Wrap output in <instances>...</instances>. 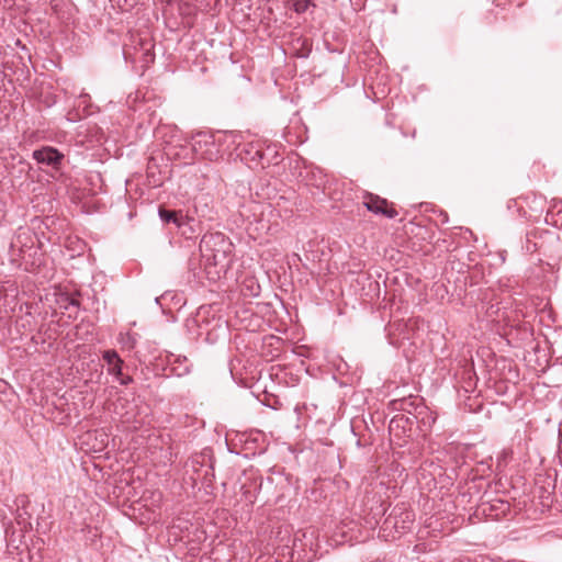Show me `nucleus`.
<instances>
[{
	"mask_svg": "<svg viewBox=\"0 0 562 562\" xmlns=\"http://www.w3.org/2000/svg\"><path fill=\"white\" fill-rule=\"evenodd\" d=\"M524 248L527 252H539L548 259V265L557 266L562 259V241L555 232L532 231L526 235Z\"/></svg>",
	"mask_w": 562,
	"mask_h": 562,
	"instance_id": "nucleus-1",
	"label": "nucleus"
},
{
	"mask_svg": "<svg viewBox=\"0 0 562 562\" xmlns=\"http://www.w3.org/2000/svg\"><path fill=\"white\" fill-rule=\"evenodd\" d=\"M280 371V364L271 366L268 379L263 381V398L261 401L273 409H278L280 406V382L278 381Z\"/></svg>",
	"mask_w": 562,
	"mask_h": 562,
	"instance_id": "nucleus-2",
	"label": "nucleus"
},
{
	"mask_svg": "<svg viewBox=\"0 0 562 562\" xmlns=\"http://www.w3.org/2000/svg\"><path fill=\"white\" fill-rule=\"evenodd\" d=\"M510 510V504L504 499H493L491 502H483L479 506V512L484 515L486 518L492 520H498L502 517L506 516Z\"/></svg>",
	"mask_w": 562,
	"mask_h": 562,
	"instance_id": "nucleus-3",
	"label": "nucleus"
},
{
	"mask_svg": "<svg viewBox=\"0 0 562 562\" xmlns=\"http://www.w3.org/2000/svg\"><path fill=\"white\" fill-rule=\"evenodd\" d=\"M363 205L368 211L384 215L387 218H394L397 216V212L395 210L387 207V201L385 199L372 193H366Z\"/></svg>",
	"mask_w": 562,
	"mask_h": 562,
	"instance_id": "nucleus-4",
	"label": "nucleus"
},
{
	"mask_svg": "<svg viewBox=\"0 0 562 562\" xmlns=\"http://www.w3.org/2000/svg\"><path fill=\"white\" fill-rule=\"evenodd\" d=\"M306 127L301 123V120L295 117L291 120V125L283 128V139L291 144H303L306 139Z\"/></svg>",
	"mask_w": 562,
	"mask_h": 562,
	"instance_id": "nucleus-5",
	"label": "nucleus"
},
{
	"mask_svg": "<svg viewBox=\"0 0 562 562\" xmlns=\"http://www.w3.org/2000/svg\"><path fill=\"white\" fill-rule=\"evenodd\" d=\"M34 159L40 164H46L56 167L60 164L63 155L53 147H44L33 153Z\"/></svg>",
	"mask_w": 562,
	"mask_h": 562,
	"instance_id": "nucleus-6",
	"label": "nucleus"
},
{
	"mask_svg": "<svg viewBox=\"0 0 562 562\" xmlns=\"http://www.w3.org/2000/svg\"><path fill=\"white\" fill-rule=\"evenodd\" d=\"M415 414L417 428L423 432L430 430L431 426L436 422V416L434 413L425 405H417L415 407Z\"/></svg>",
	"mask_w": 562,
	"mask_h": 562,
	"instance_id": "nucleus-7",
	"label": "nucleus"
},
{
	"mask_svg": "<svg viewBox=\"0 0 562 562\" xmlns=\"http://www.w3.org/2000/svg\"><path fill=\"white\" fill-rule=\"evenodd\" d=\"M413 426L417 427L416 414L409 411V414H400L394 416L390 422V431L402 428L403 431L411 430Z\"/></svg>",
	"mask_w": 562,
	"mask_h": 562,
	"instance_id": "nucleus-8",
	"label": "nucleus"
},
{
	"mask_svg": "<svg viewBox=\"0 0 562 562\" xmlns=\"http://www.w3.org/2000/svg\"><path fill=\"white\" fill-rule=\"evenodd\" d=\"M304 171L305 175H303V171L300 170L297 177L307 179L311 175L312 178L307 184H311L317 189H322L323 193L326 194L328 179L327 176L323 172V170L318 168L315 170H307L305 168Z\"/></svg>",
	"mask_w": 562,
	"mask_h": 562,
	"instance_id": "nucleus-9",
	"label": "nucleus"
},
{
	"mask_svg": "<svg viewBox=\"0 0 562 562\" xmlns=\"http://www.w3.org/2000/svg\"><path fill=\"white\" fill-rule=\"evenodd\" d=\"M546 223L562 228V200H552L546 214Z\"/></svg>",
	"mask_w": 562,
	"mask_h": 562,
	"instance_id": "nucleus-10",
	"label": "nucleus"
},
{
	"mask_svg": "<svg viewBox=\"0 0 562 562\" xmlns=\"http://www.w3.org/2000/svg\"><path fill=\"white\" fill-rule=\"evenodd\" d=\"M407 324L403 322L394 323L390 325L389 337L390 344L393 346H400L404 340H409L411 336L406 333Z\"/></svg>",
	"mask_w": 562,
	"mask_h": 562,
	"instance_id": "nucleus-11",
	"label": "nucleus"
},
{
	"mask_svg": "<svg viewBox=\"0 0 562 562\" xmlns=\"http://www.w3.org/2000/svg\"><path fill=\"white\" fill-rule=\"evenodd\" d=\"M103 359L109 366V371L116 376L122 374L123 361L114 350H106L103 353Z\"/></svg>",
	"mask_w": 562,
	"mask_h": 562,
	"instance_id": "nucleus-12",
	"label": "nucleus"
},
{
	"mask_svg": "<svg viewBox=\"0 0 562 562\" xmlns=\"http://www.w3.org/2000/svg\"><path fill=\"white\" fill-rule=\"evenodd\" d=\"M159 216L165 223H173L178 227L184 224V216L181 211H170L164 207L159 209Z\"/></svg>",
	"mask_w": 562,
	"mask_h": 562,
	"instance_id": "nucleus-13",
	"label": "nucleus"
},
{
	"mask_svg": "<svg viewBox=\"0 0 562 562\" xmlns=\"http://www.w3.org/2000/svg\"><path fill=\"white\" fill-rule=\"evenodd\" d=\"M283 4L296 13H303L312 4V0H285Z\"/></svg>",
	"mask_w": 562,
	"mask_h": 562,
	"instance_id": "nucleus-14",
	"label": "nucleus"
},
{
	"mask_svg": "<svg viewBox=\"0 0 562 562\" xmlns=\"http://www.w3.org/2000/svg\"><path fill=\"white\" fill-rule=\"evenodd\" d=\"M417 405H423L422 403H416L415 400H412V398H403L401 401V409L407 412V414H409V411H412L413 413H415V407Z\"/></svg>",
	"mask_w": 562,
	"mask_h": 562,
	"instance_id": "nucleus-15",
	"label": "nucleus"
},
{
	"mask_svg": "<svg viewBox=\"0 0 562 562\" xmlns=\"http://www.w3.org/2000/svg\"><path fill=\"white\" fill-rule=\"evenodd\" d=\"M282 355H283V362L284 361H289L291 360L292 358L295 357L296 352H295V349L293 347L292 344H285L283 341V351H282Z\"/></svg>",
	"mask_w": 562,
	"mask_h": 562,
	"instance_id": "nucleus-16",
	"label": "nucleus"
},
{
	"mask_svg": "<svg viewBox=\"0 0 562 562\" xmlns=\"http://www.w3.org/2000/svg\"><path fill=\"white\" fill-rule=\"evenodd\" d=\"M136 3V0H132V2H127V0H124V2H122L121 0H117V5L122 9V10H130L134 4Z\"/></svg>",
	"mask_w": 562,
	"mask_h": 562,
	"instance_id": "nucleus-17",
	"label": "nucleus"
},
{
	"mask_svg": "<svg viewBox=\"0 0 562 562\" xmlns=\"http://www.w3.org/2000/svg\"><path fill=\"white\" fill-rule=\"evenodd\" d=\"M286 159L289 160L290 166H292V164L295 162V169L299 168V157L293 151H291V154L288 155Z\"/></svg>",
	"mask_w": 562,
	"mask_h": 562,
	"instance_id": "nucleus-18",
	"label": "nucleus"
},
{
	"mask_svg": "<svg viewBox=\"0 0 562 562\" xmlns=\"http://www.w3.org/2000/svg\"><path fill=\"white\" fill-rule=\"evenodd\" d=\"M134 344H135L134 338L130 335L126 336V341L125 340L123 341V345L125 347H127L128 349H132L134 347Z\"/></svg>",
	"mask_w": 562,
	"mask_h": 562,
	"instance_id": "nucleus-19",
	"label": "nucleus"
},
{
	"mask_svg": "<svg viewBox=\"0 0 562 562\" xmlns=\"http://www.w3.org/2000/svg\"><path fill=\"white\" fill-rule=\"evenodd\" d=\"M274 342H276V344H279V342H280V339H279L278 337H270V338H269V342H268V345H269V346H273V345H274Z\"/></svg>",
	"mask_w": 562,
	"mask_h": 562,
	"instance_id": "nucleus-20",
	"label": "nucleus"
},
{
	"mask_svg": "<svg viewBox=\"0 0 562 562\" xmlns=\"http://www.w3.org/2000/svg\"><path fill=\"white\" fill-rule=\"evenodd\" d=\"M440 216H442V220H441V222H442V223H447V222H448V215H447V213H446V212H442V211H441V212H440Z\"/></svg>",
	"mask_w": 562,
	"mask_h": 562,
	"instance_id": "nucleus-21",
	"label": "nucleus"
},
{
	"mask_svg": "<svg viewBox=\"0 0 562 562\" xmlns=\"http://www.w3.org/2000/svg\"><path fill=\"white\" fill-rule=\"evenodd\" d=\"M406 520H408V521H411V520H412V517H411V514H409V513H407V514H406V516H405L404 521H406Z\"/></svg>",
	"mask_w": 562,
	"mask_h": 562,
	"instance_id": "nucleus-22",
	"label": "nucleus"
},
{
	"mask_svg": "<svg viewBox=\"0 0 562 562\" xmlns=\"http://www.w3.org/2000/svg\"><path fill=\"white\" fill-rule=\"evenodd\" d=\"M282 370H283V378H284L285 375H288L286 368H285L284 363H283Z\"/></svg>",
	"mask_w": 562,
	"mask_h": 562,
	"instance_id": "nucleus-23",
	"label": "nucleus"
},
{
	"mask_svg": "<svg viewBox=\"0 0 562 562\" xmlns=\"http://www.w3.org/2000/svg\"><path fill=\"white\" fill-rule=\"evenodd\" d=\"M288 450H289L291 453H294V449L292 448V446H289V447H288Z\"/></svg>",
	"mask_w": 562,
	"mask_h": 562,
	"instance_id": "nucleus-24",
	"label": "nucleus"
},
{
	"mask_svg": "<svg viewBox=\"0 0 562 562\" xmlns=\"http://www.w3.org/2000/svg\"><path fill=\"white\" fill-rule=\"evenodd\" d=\"M288 191L283 190V195H282V199H288V196L285 195Z\"/></svg>",
	"mask_w": 562,
	"mask_h": 562,
	"instance_id": "nucleus-25",
	"label": "nucleus"
},
{
	"mask_svg": "<svg viewBox=\"0 0 562 562\" xmlns=\"http://www.w3.org/2000/svg\"><path fill=\"white\" fill-rule=\"evenodd\" d=\"M284 547H286V548H288L289 546L283 543V548H284ZM282 557H283V558L285 557V553H284V552L282 553Z\"/></svg>",
	"mask_w": 562,
	"mask_h": 562,
	"instance_id": "nucleus-26",
	"label": "nucleus"
},
{
	"mask_svg": "<svg viewBox=\"0 0 562 562\" xmlns=\"http://www.w3.org/2000/svg\"><path fill=\"white\" fill-rule=\"evenodd\" d=\"M170 0H167V2H169Z\"/></svg>",
	"mask_w": 562,
	"mask_h": 562,
	"instance_id": "nucleus-27",
	"label": "nucleus"
}]
</instances>
